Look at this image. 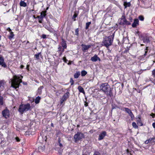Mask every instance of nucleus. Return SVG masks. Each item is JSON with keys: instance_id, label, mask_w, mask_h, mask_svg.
Wrapping results in <instances>:
<instances>
[{"instance_id": "obj_1", "label": "nucleus", "mask_w": 155, "mask_h": 155, "mask_svg": "<svg viewBox=\"0 0 155 155\" xmlns=\"http://www.w3.org/2000/svg\"><path fill=\"white\" fill-rule=\"evenodd\" d=\"M100 91L104 92L107 96L111 97L113 94L112 92V89L107 83L101 84L100 87Z\"/></svg>"}, {"instance_id": "obj_2", "label": "nucleus", "mask_w": 155, "mask_h": 155, "mask_svg": "<svg viewBox=\"0 0 155 155\" xmlns=\"http://www.w3.org/2000/svg\"><path fill=\"white\" fill-rule=\"evenodd\" d=\"M114 36V34L113 33L112 35L104 37L102 42V46L106 47L107 49L109 48L112 44Z\"/></svg>"}, {"instance_id": "obj_3", "label": "nucleus", "mask_w": 155, "mask_h": 155, "mask_svg": "<svg viewBox=\"0 0 155 155\" xmlns=\"http://www.w3.org/2000/svg\"><path fill=\"white\" fill-rule=\"evenodd\" d=\"M22 78L23 76L21 75H14L13 78L11 79L12 86L15 89L18 87L19 85L22 82L21 78Z\"/></svg>"}, {"instance_id": "obj_4", "label": "nucleus", "mask_w": 155, "mask_h": 155, "mask_svg": "<svg viewBox=\"0 0 155 155\" xmlns=\"http://www.w3.org/2000/svg\"><path fill=\"white\" fill-rule=\"evenodd\" d=\"M31 105L28 103L26 104H21L20 105L18 111L21 114L29 110L31 108Z\"/></svg>"}, {"instance_id": "obj_5", "label": "nucleus", "mask_w": 155, "mask_h": 155, "mask_svg": "<svg viewBox=\"0 0 155 155\" xmlns=\"http://www.w3.org/2000/svg\"><path fill=\"white\" fill-rule=\"evenodd\" d=\"M84 137L83 134L80 132H78L74 136V141L77 143L79 140H81Z\"/></svg>"}, {"instance_id": "obj_6", "label": "nucleus", "mask_w": 155, "mask_h": 155, "mask_svg": "<svg viewBox=\"0 0 155 155\" xmlns=\"http://www.w3.org/2000/svg\"><path fill=\"white\" fill-rule=\"evenodd\" d=\"M140 38L144 43H148L150 42L149 37L147 35H141L140 36Z\"/></svg>"}, {"instance_id": "obj_7", "label": "nucleus", "mask_w": 155, "mask_h": 155, "mask_svg": "<svg viewBox=\"0 0 155 155\" xmlns=\"http://www.w3.org/2000/svg\"><path fill=\"white\" fill-rule=\"evenodd\" d=\"M70 93L68 92H67L65 93L61 99V103L62 104L63 102L66 101L67 99L69 97Z\"/></svg>"}, {"instance_id": "obj_8", "label": "nucleus", "mask_w": 155, "mask_h": 155, "mask_svg": "<svg viewBox=\"0 0 155 155\" xmlns=\"http://www.w3.org/2000/svg\"><path fill=\"white\" fill-rule=\"evenodd\" d=\"M124 109H125V111L129 114L131 117V119L133 120L134 117V116L131 110L127 108L124 107Z\"/></svg>"}, {"instance_id": "obj_9", "label": "nucleus", "mask_w": 155, "mask_h": 155, "mask_svg": "<svg viewBox=\"0 0 155 155\" xmlns=\"http://www.w3.org/2000/svg\"><path fill=\"white\" fill-rule=\"evenodd\" d=\"M2 114L3 116L6 118L9 117V111L8 110L5 109L2 111Z\"/></svg>"}, {"instance_id": "obj_10", "label": "nucleus", "mask_w": 155, "mask_h": 155, "mask_svg": "<svg viewBox=\"0 0 155 155\" xmlns=\"http://www.w3.org/2000/svg\"><path fill=\"white\" fill-rule=\"evenodd\" d=\"M81 46L82 47V50L84 52H85L86 50H87L89 48H90L91 46V45H86L83 44L81 45Z\"/></svg>"}, {"instance_id": "obj_11", "label": "nucleus", "mask_w": 155, "mask_h": 155, "mask_svg": "<svg viewBox=\"0 0 155 155\" xmlns=\"http://www.w3.org/2000/svg\"><path fill=\"white\" fill-rule=\"evenodd\" d=\"M106 135V132L105 131H102L99 135L98 140H102Z\"/></svg>"}, {"instance_id": "obj_12", "label": "nucleus", "mask_w": 155, "mask_h": 155, "mask_svg": "<svg viewBox=\"0 0 155 155\" xmlns=\"http://www.w3.org/2000/svg\"><path fill=\"white\" fill-rule=\"evenodd\" d=\"M46 11H42L41 13V15L40 16H38L37 18H40L41 19H43L44 17H45V16L46 15Z\"/></svg>"}, {"instance_id": "obj_13", "label": "nucleus", "mask_w": 155, "mask_h": 155, "mask_svg": "<svg viewBox=\"0 0 155 155\" xmlns=\"http://www.w3.org/2000/svg\"><path fill=\"white\" fill-rule=\"evenodd\" d=\"M91 60L95 62L97 60H98L99 61H101V59L96 54H95L93 57L91 58Z\"/></svg>"}, {"instance_id": "obj_14", "label": "nucleus", "mask_w": 155, "mask_h": 155, "mask_svg": "<svg viewBox=\"0 0 155 155\" xmlns=\"http://www.w3.org/2000/svg\"><path fill=\"white\" fill-rule=\"evenodd\" d=\"M139 25V20L138 19L136 18L134 20V22L132 24V26L133 28H135Z\"/></svg>"}, {"instance_id": "obj_15", "label": "nucleus", "mask_w": 155, "mask_h": 155, "mask_svg": "<svg viewBox=\"0 0 155 155\" xmlns=\"http://www.w3.org/2000/svg\"><path fill=\"white\" fill-rule=\"evenodd\" d=\"M61 44L62 46L61 47H63V48H67L66 41L63 38L62 39V41Z\"/></svg>"}, {"instance_id": "obj_16", "label": "nucleus", "mask_w": 155, "mask_h": 155, "mask_svg": "<svg viewBox=\"0 0 155 155\" xmlns=\"http://www.w3.org/2000/svg\"><path fill=\"white\" fill-rule=\"evenodd\" d=\"M34 56L35 57L37 60H39L40 59L39 57H40L41 58H42L43 56L41 54V52L38 53V54H36Z\"/></svg>"}, {"instance_id": "obj_17", "label": "nucleus", "mask_w": 155, "mask_h": 155, "mask_svg": "<svg viewBox=\"0 0 155 155\" xmlns=\"http://www.w3.org/2000/svg\"><path fill=\"white\" fill-rule=\"evenodd\" d=\"M126 19L125 15H123L121 17V22L120 23V24L124 25Z\"/></svg>"}, {"instance_id": "obj_18", "label": "nucleus", "mask_w": 155, "mask_h": 155, "mask_svg": "<svg viewBox=\"0 0 155 155\" xmlns=\"http://www.w3.org/2000/svg\"><path fill=\"white\" fill-rule=\"evenodd\" d=\"M5 82L4 80L0 81V90H3L4 88Z\"/></svg>"}, {"instance_id": "obj_19", "label": "nucleus", "mask_w": 155, "mask_h": 155, "mask_svg": "<svg viewBox=\"0 0 155 155\" xmlns=\"http://www.w3.org/2000/svg\"><path fill=\"white\" fill-rule=\"evenodd\" d=\"M78 89L79 91L81 93H82L84 94H85V92L83 88L81 86H78Z\"/></svg>"}, {"instance_id": "obj_20", "label": "nucleus", "mask_w": 155, "mask_h": 155, "mask_svg": "<svg viewBox=\"0 0 155 155\" xmlns=\"http://www.w3.org/2000/svg\"><path fill=\"white\" fill-rule=\"evenodd\" d=\"M19 4L21 6L25 7L27 6V4L23 1H21L20 2Z\"/></svg>"}, {"instance_id": "obj_21", "label": "nucleus", "mask_w": 155, "mask_h": 155, "mask_svg": "<svg viewBox=\"0 0 155 155\" xmlns=\"http://www.w3.org/2000/svg\"><path fill=\"white\" fill-rule=\"evenodd\" d=\"M80 72L79 71L76 72L74 74V77L75 78H78L80 75Z\"/></svg>"}, {"instance_id": "obj_22", "label": "nucleus", "mask_w": 155, "mask_h": 155, "mask_svg": "<svg viewBox=\"0 0 155 155\" xmlns=\"http://www.w3.org/2000/svg\"><path fill=\"white\" fill-rule=\"evenodd\" d=\"M124 5L125 8H127V7H130L131 5L130 3V2H124Z\"/></svg>"}, {"instance_id": "obj_23", "label": "nucleus", "mask_w": 155, "mask_h": 155, "mask_svg": "<svg viewBox=\"0 0 155 155\" xmlns=\"http://www.w3.org/2000/svg\"><path fill=\"white\" fill-rule=\"evenodd\" d=\"M137 124L140 126H141L143 125V124L141 122V119L140 117H139L137 119Z\"/></svg>"}, {"instance_id": "obj_24", "label": "nucleus", "mask_w": 155, "mask_h": 155, "mask_svg": "<svg viewBox=\"0 0 155 155\" xmlns=\"http://www.w3.org/2000/svg\"><path fill=\"white\" fill-rule=\"evenodd\" d=\"M111 106H112V108H111L112 110H113V109H116L117 108H120V107L118 106H117L116 104H112Z\"/></svg>"}, {"instance_id": "obj_25", "label": "nucleus", "mask_w": 155, "mask_h": 155, "mask_svg": "<svg viewBox=\"0 0 155 155\" xmlns=\"http://www.w3.org/2000/svg\"><path fill=\"white\" fill-rule=\"evenodd\" d=\"M41 99V97H39L38 96V97H36L35 99V102L36 104H38L40 100Z\"/></svg>"}, {"instance_id": "obj_26", "label": "nucleus", "mask_w": 155, "mask_h": 155, "mask_svg": "<svg viewBox=\"0 0 155 155\" xmlns=\"http://www.w3.org/2000/svg\"><path fill=\"white\" fill-rule=\"evenodd\" d=\"M87 74V72L84 70L82 71L81 72V75L82 77L85 76Z\"/></svg>"}, {"instance_id": "obj_27", "label": "nucleus", "mask_w": 155, "mask_h": 155, "mask_svg": "<svg viewBox=\"0 0 155 155\" xmlns=\"http://www.w3.org/2000/svg\"><path fill=\"white\" fill-rule=\"evenodd\" d=\"M14 36V35L13 34V32H10V35L8 36V38L9 39L11 40L13 38Z\"/></svg>"}, {"instance_id": "obj_28", "label": "nucleus", "mask_w": 155, "mask_h": 155, "mask_svg": "<svg viewBox=\"0 0 155 155\" xmlns=\"http://www.w3.org/2000/svg\"><path fill=\"white\" fill-rule=\"evenodd\" d=\"M44 88L43 86H40L39 87L38 89V93L39 94H40L41 93V90Z\"/></svg>"}, {"instance_id": "obj_29", "label": "nucleus", "mask_w": 155, "mask_h": 155, "mask_svg": "<svg viewBox=\"0 0 155 155\" xmlns=\"http://www.w3.org/2000/svg\"><path fill=\"white\" fill-rule=\"evenodd\" d=\"M45 28L49 31H51L52 29L50 26L45 25Z\"/></svg>"}, {"instance_id": "obj_30", "label": "nucleus", "mask_w": 155, "mask_h": 155, "mask_svg": "<svg viewBox=\"0 0 155 155\" xmlns=\"http://www.w3.org/2000/svg\"><path fill=\"white\" fill-rule=\"evenodd\" d=\"M91 22H89L86 23V27H85V29H87L88 28L89 25L91 24Z\"/></svg>"}, {"instance_id": "obj_31", "label": "nucleus", "mask_w": 155, "mask_h": 155, "mask_svg": "<svg viewBox=\"0 0 155 155\" xmlns=\"http://www.w3.org/2000/svg\"><path fill=\"white\" fill-rule=\"evenodd\" d=\"M132 125L133 127L136 129L138 128V126L136 124L135 122H133L132 123Z\"/></svg>"}, {"instance_id": "obj_32", "label": "nucleus", "mask_w": 155, "mask_h": 155, "mask_svg": "<svg viewBox=\"0 0 155 155\" xmlns=\"http://www.w3.org/2000/svg\"><path fill=\"white\" fill-rule=\"evenodd\" d=\"M0 65H1L2 67L4 68H6L7 67V65L4 61L0 63Z\"/></svg>"}, {"instance_id": "obj_33", "label": "nucleus", "mask_w": 155, "mask_h": 155, "mask_svg": "<svg viewBox=\"0 0 155 155\" xmlns=\"http://www.w3.org/2000/svg\"><path fill=\"white\" fill-rule=\"evenodd\" d=\"M3 97L0 95V105H2L3 104Z\"/></svg>"}, {"instance_id": "obj_34", "label": "nucleus", "mask_w": 155, "mask_h": 155, "mask_svg": "<svg viewBox=\"0 0 155 155\" xmlns=\"http://www.w3.org/2000/svg\"><path fill=\"white\" fill-rule=\"evenodd\" d=\"M77 16L78 15L76 13H74L72 17V19H74V21H75L76 20L75 18L77 17Z\"/></svg>"}, {"instance_id": "obj_35", "label": "nucleus", "mask_w": 155, "mask_h": 155, "mask_svg": "<svg viewBox=\"0 0 155 155\" xmlns=\"http://www.w3.org/2000/svg\"><path fill=\"white\" fill-rule=\"evenodd\" d=\"M79 29L78 28H77L75 29V35L77 36H78L79 35Z\"/></svg>"}, {"instance_id": "obj_36", "label": "nucleus", "mask_w": 155, "mask_h": 155, "mask_svg": "<svg viewBox=\"0 0 155 155\" xmlns=\"http://www.w3.org/2000/svg\"><path fill=\"white\" fill-rule=\"evenodd\" d=\"M70 83H71V85H72L74 84V81L73 80L72 78H71L70 79Z\"/></svg>"}, {"instance_id": "obj_37", "label": "nucleus", "mask_w": 155, "mask_h": 155, "mask_svg": "<svg viewBox=\"0 0 155 155\" xmlns=\"http://www.w3.org/2000/svg\"><path fill=\"white\" fill-rule=\"evenodd\" d=\"M139 19L141 21H143L144 20V17L142 15H140L139 17Z\"/></svg>"}, {"instance_id": "obj_38", "label": "nucleus", "mask_w": 155, "mask_h": 155, "mask_svg": "<svg viewBox=\"0 0 155 155\" xmlns=\"http://www.w3.org/2000/svg\"><path fill=\"white\" fill-rule=\"evenodd\" d=\"M4 59L3 57H0V64L1 63H2L4 61Z\"/></svg>"}, {"instance_id": "obj_39", "label": "nucleus", "mask_w": 155, "mask_h": 155, "mask_svg": "<svg viewBox=\"0 0 155 155\" xmlns=\"http://www.w3.org/2000/svg\"><path fill=\"white\" fill-rule=\"evenodd\" d=\"M93 155H101L100 153L97 151H95L94 152Z\"/></svg>"}, {"instance_id": "obj_40", "label": "nucleus", "mask_w": 155, "mask_h": 155, "mask_svg": "<svg viewBox=\"0 0 155 155\" xmlns=\"http://www.w3.org/2000/svg\"><path fill=\"white\" fill-rule=\"evenodd\" d=\"M1 144H5V141L4 140V139L2 138H1Z\"/></svg>"}, {"instance_id": "obj_41", "label": "nucleus", "mask_w": 155, "mask_h": 155, "mask_svg": "<svg viewBox=\"0 0 155 155\" xmlns=\"http://www.w3.org/2000/svg\"><path fill=\"white\" fill-rule=\"evenodd\" d=\"M63 61L66 63H67L68 61V60L66 59V57H65L63 58Z\"/></svg>"}, {"instance_id": "obj_42", "label": "nucleus", "mask_w": 155, "mask_h": 155, "mask_svg": "<svg viewBox=\"0 0 155 155\" xmlns=\"http://www.w3.org/2000/svg\"><path fill=\"white\" fill-rule=\"evenodd\" d=\"M62 47L61 46H59L58 48V51H61V49H62Z\"/></svg>"}, {"instance_id": "obj_43", "label": "nucleus", "mask_w": 155, "mask_h": 155, "mask_svg": "<svg viewBox=\"0 0 155 155\" xmlns=\"http://www.w3.org/2000/svg\"><path fill=\"white\" fill-rule=\"evenodd\" d=\"M130 24H131V23L130 22H129V21H127L126 20L125 22L124 25L125 24V25H130Z\"/></svg>"}, {"instance_id": "obj_44", "label": "nucleus", "mask_w": 155, "mask_h": 155, "mask_svg": "<svg viewBox=\"0 0 155 155\" xmlns=\"http://www.w3.org/2000/svg\"><path fill=\"white\" fill-rule=\"evenodd\" d=\"M42 38L43 39L46 38V35L45 34H42L41 35Z\"/></svg>"}, {"instance_id": "obj_45", "label": "nucleus", "mask_w": 155, "mask_h": 155, "mask_svg": "<svg viewBox=\"0 0 155 155\" xmlns=\"http://www.w3.org/2000/svg\"><path fill=\"white\" fill-rule=\"evenodd\" d=\"M148 48V47H146V51L145 52V53L144 55V56H145L146 55L147 53V52Z\"/></svg>"}, {"instance_id": "obj_46", "label": "nucleus", "mask_w": 155, "mask_h": 155, "mask_svg": "<svg viewBox=\"0 0 155 155\" xmlns=\"http://www.w3.org/2000/svg\"><path fill=\"white\" fill-rule=\"evenodd\" d=\"M152 75L155 76V69L153 70L152 71Z\"/></svg>"}, {"instance_id": "obj_47", "label": "nucleus", "mask_w": 155, "mask_h": 155, "mask_svg": "<svg viewBox=\"0 0 155 155\" xmlns=\"http://www.w3.org/2000/svg\"><path fill=\"white\" fill-rule=\"evenodd\" d=\"M7 30L8 31L10 32H12L11 29L9 27H8L7 28Z\"/></svg>"}, {"instance_id": "obj_48", "label": "nucleus", "mask_w": 155, "mask_h": 155, "mask_svg": "<svg viewBox=\"0 0 155 155\" xmlns=\"http://www.w3.org/2000/svg\"><path fill=\"white\" fill-rule=\"evenodd\" d=\"M154 139V138H149V139H148V140L149 141V142H150L151 141H152V140Z\"/></svg>"}, {"instance_id": "obj_49", "label": "nucleus", "mask_w": 155, "mask_h": 155, "mask_svg": "<svg viewBox=\"0 0 155 155\" xmlns=\"http://www.w3.org/2000/svg\"><path fill=\"white\" fill-rule=\"evenodd\" d=\"M84 105L85 107H87L88 106V103L87 102H85Z\"/></svg>"}, {"instance_id": "obj_50", "label": "nucleus", "mask_w": 155, "mask_h": 155, "mask_svg": "<svg viewBox=\"0 0 155 155\" xmlns=\"http://www.w3.org/2000/svg\"><path fill=\"white\" fill-rule=\"evenodd\" d=\"M15 139H16V140L17 142H19V141H20V139H19V138H18V137H16L15 138Z\"/></svg>"}, {"instance_id": "obj_51", "label": "nucleus", "mask_w": 155, "mask_h": 155, "mask_svg": "<svg viewBox=\"0 0 155 155\" xmlns=\"http://www.w3.org/2000/svg\"><path fill=\"white\" fill-rule=\"evenodd\" d=\"M39 20L38 22H39V23H42V20L43 19H41L40 18H39Z\"/></svg>"}, {"instance_id": "obj_52", "label": "nucleus", "mask_w": 155, "mask_h": 155, "mask_svg": "<svg viewBox=\"0 0 155 155\" xmlns=\"http://www.w3.org/2000/svg\"><path fill=\"white\" fill-rule=\"evenodd\" d=\"M58 52L59 53V55L60 56H61L62 55V53H63V52H62L61 51H58Z\"/></svg>"}, {"instance_id": "obj_53", "label": "nucleus", "mask_w": 155, "mask_h": 155, "mask_svg": "<svg viewBox=\"0 0 155 155\" xmlns=\"http://www.w3.org/2000/svg\"><path fill=\"white\" fill-rule=\"evenodd\" d=\"M149 141H148V140H146L145 141V143L146 144H148L149 143Z\"/></svg>"}, {"instance_id": "obj_54", "label": "nucleus", "mask_w": 155, "mask_h": 155, "mask_svg": "<svg viewBox=\"0 0 155 155\" xmlns=\"http://www.w3.org/2000/svg\"><path fill=\"white\" fill-rule=\"evenodd\" d=\"M117 103L118 104H122V103L120 102V101H116Z\"/></svg>"}, {"instance_id": "obj_55", "label": "nucleus", "mask_w": 155, "mask_h": 155, "mask_svg": "<svg viewBox=\"0 0 155 155\" xmlns=\"http://www.w3.org/2000/svg\"><path fill=\"white\" fill-rule=\"evenodd\" d=\"M152 126L154 128H155V122L153 123Z\"/></svg>"}, {"instance_id": "obj_56", "label": "nucleus", "mask_w": 155, "mask_h": 155, "mask_svg": "<svg viewBox=\"0 0 155 155\" xmlns=\"http://www.w3.org/2000/svg\"><path fill=\"white\" fill-rule=\"evenodd\" d=\"M29 65H27V67H26V69L28 70H29Z\"/></svg>"}, {"instance_id": "obj_57", "label": "nucleus", "mask_w": 155, "mask_h": 155, "mask_svg": "<svg viewBox=\"0 0 155 155\" xmlns=\"http://www.w3.org/2000/svg\"><path fill=\"white\" fill-rule=\"evenodd\" d=\"M64 48H62V49H61V51L63 53L64 52Z\"/></svg>"}, {"instance_id": "obj_58", "label": "nucleus", "mask_w": 155, "mask_h": 155, "mask_svg": "<svg viewBox=\"0 0 155 155\" xmlns=\"http://www.w3.org/2000/svg\"><path fill=\"white\" fill-rule=\"evenodd\" d=\"M24 66L23 65H21V66H20V68L21 69L23 68H24Z\"/></svg>"}, {"instance_id": "obj_59", "label": "nucleus", "mask_w": 155, "mask_h": 155, "mask_svg": "<svg viewBox=\"0 0 155 155\" xmlns=\"http://www.w3.org/2000/svg\"><path fill=\"white\" fill-rule=\"evenodd\" d=\"M59 146L60 147H62V145L61 143H59Z\"/></svg>"}, {"instance_id": "obj_60", "label": "nucleus", "mask_w": 155, "mask_h": 155, "mask_svg": "<svg viewBox=\"0 0 155 155\" xmlns=\"http://www.w3.org/2000/svg\"><path fill=\"white\" fill-rule=\"evenodd\" d=\"M58 142L59 143H61V140L59 139L58 140Z\"/></svg>"}, {"instance_id": "obj_61", "label": "nucleus", "mask_w": 155, "mask_h": 155, "mask_svg": "<svg viewBox=\"0 0 155 155\" xmlns=\"http://www.w3.org/2000/svg\"><path fill=\"white\" fill-rule=\"evenodd\" d=\"M108 49V52H111V50H109V49H108H108Z\"/></svg>"}, {"instance_id": "obj_62", "label": "nucleus", "mask_w": 155, "mask_h": 155, "mask_svg": "<svg viewBox=\"0 0 155 155\" xmlns=\"http://www.w3.org/2000/svg\"><path fill=\"white\" fill-rule=\"evenodd\" d=\"M127 153H129V150L128 149H127Z\"/></svg>"}, {"instance_id": "obj_63", "label": "nucleus", "mask_w": 155, "mask_h": 155, "mask_svg": "<svg viewBox=\"0 0 155 155\" xmlns=\"http://www.w3.org/2000/svg\"><path fill=\"white\" fill-rule=\"evenodd\" d=\"M51 127H53V123H51Z\"/></svg>"}, {"instance_id": "obj_64", "label": "nucleus", "mask_w": 155, "mask_h": 155, "mask_svg": "<svg viewBox=\"0 0 155 155\" xmlns=\"http://www.w3.org/2000/svg\"><path fill=\"white\" fill-rule=\"evenodd\" d=\"M139 74H141L142 73L141 71H139Z\"/></svg>"}]
</instances>
